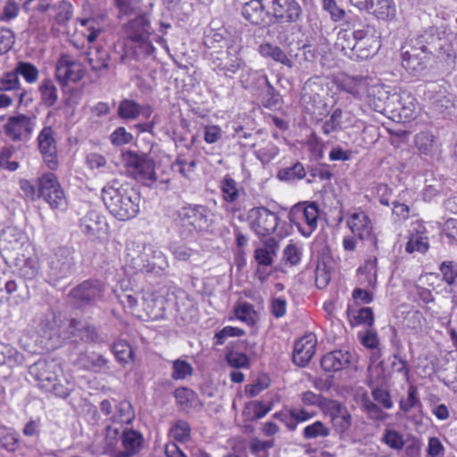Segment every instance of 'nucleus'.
Segmentation results:
<instances>
[{
  "mask_svg": "<svg viewBox=\"0 0 457 457\" xmlns=\"http://www.w3.org/2000/svg\"><path fill=\"white\" fill-rule=\"evenodd\" d=\"M102 198L110 213L119 220L135 218L140 210V193L128 182L112 179L102 189Z\"/></svg>",
  "mask_w": 457,
  "mask_h": 457,
  "instance_id": "1",
  "label": "nucleus"
},
{
  "mask_svg": "<svg viewBox=\"0 0 457 457\" xmlns=\"http://www.w3.org/2000/svg\"><path fill=\"white\" fill-rule=\"evenodd\" d=\"M214 213L204 204L186 203L171 215V228L181 240H189L207 231L214 220Z\"/></svg>",
  "mask_w": 457,
  "mask_h": 457,
  "instance_id": "2",
  "label": "nucleus"
},
{
  "mask_svg": "<svg viewBox=\"0 0 457 457\" xmlns=\"http://www.w3.org/2000/svg\"><path fill=\"white\" fill-rule=\"evenodd\" d=\"M337 87L370 106L375 104V96L380 92V87L373 78L362 75H344L338 79Z\"/></svg>",
  "mask_w": 457,
  "mask_h": 457,
  "instance_id": "3",
  "label": "nucleus"
},
{
  "mask_svg": "<svg viewBox=\"0 0 457 457\" xmlns=\"http://www.w3.org/2000/svg\"><path fill=\"white\" fill-rule=\"evenodd\" d=\"M38 199H42L53 211H65L68 200L57 177L52 171L43 172L37 179Z\"/></svg>",
  "mask_w": 457,
  "mask_h": 457,
  "instance_id": "4",
  "label": "nucleus"
},
{
  "mask_svg": "<svg viewBox=\"0 0 457 457\" xmlns=\"http://www.w3.org/2000/svg\"><path fill=\"white\" fill-rule=\"evenodd\" d=\"M124 162L128 174L138 183L152 187L157 181L155 162L146 154L128 151Z\"/></svg>",
  "mask_w": 457,
  "mask_h": 457,
  "instance_id": "5",
  "label": "nucleus"
},
{
  "mask_svg": "<svg viewBox=\"0 0 457 457\" xmlns=\"http://www.w3.org/2000/svg\"><path fill=\"white\" fill-rule=\"evenodd\" d=\"M319 218L320 209L314 202L298 203L288 213L289 222L305 237H309L317 229Z\"/></svg>",
  "mask_w": 457,
  "mask_h": 457,
  "instance_id": "6",
  "label": "nucleus"
},
{
  "mask_svg": "<svg viewBox=\"0 0 457 457\" xmlns=\"http://www.w3.org/2000/svg\"><path fill=\"white\" fill-rule=\"evenodd\" d=\"M355 58L367 60L381 47L380 33L374 25L365 23L354 29Z\"/></svg>",
  "mask_w": 457,
  "mask_h": 457,
  "instance_id": "7",
  "label": "nucleus"
},
{
  "mask_svg": "<svg viewBox=\"0 0 457 457\" xmlns=\"http://www.w3.org/2000/svg\"><path fill=\"white\" fill-rule=\"evenodd\" d=\"M27 380L37 382L39 388L65 398L72 390L73 384L70 373H29Z\"/></svg>",
  "mask_w": 457,
  "mask_h": 457,
  "instance_id": "8",
  "label": "nucleus"
},
{
  "mask_svg": "<svg viewBox=\"0 0 457 457\" xmlns=\"http://www.w3.org/2000/svg\"><path fill=\"white\" fill-rule=\"evenodd\" d=\"M245 221L257 237H266L276 230L279 218L276 212L270 211L267 207L256 206L248 211Z\"/></svg>",
  "mask_w": 457,
  "mask_h": 457,
  "instance_id": "9",
  "label": "nucleus"
},
{
  "mask_svg": "<svg viewBox=\"0 0 457 457\" xmlns=\"http://www.w3.org/2000/svg\"><path fill=\"white\" fill-rule=\"evenodd\" d=\"M270 13V21L278 24L297 22L303 9L298 0H265Z\"/></svg>",
  "mask_w": 457,
  "mask_h": 457,
  "instance_id": "10",
  "label": "nucleus"
},
{
  "mask_svg": "<svg viewBox=\"0 0 457 457\" xmlns=\"http://www.w3.org/2000/svg\"><path fill=\"white\" fill-rule=\"evenodd\" d=\"M105 286L103 281L96 278H89L74 287L68 296L79 306L92 305L102 300Z\"/></svg>",
  "mask_w": 457,
  "mask_h": 457,
  "instance_id": "11",
  "label": "nucleus"
},
{
  "mask_svg": "<svg viewBox=\"0 0 457 457\" xmlns=\"http://www.w3.org/2000/svg\"><path fill=\"white\" fill-rule=\"evenodd\" d=\"M34 127L35 121L30 116L18 113L7 117L3 132L12 142H26L30 139Z\"/></svg>",
  "mask_w": 457,
  "mask_h": 457,
  "instance_id": "12",
  "label": "nucleus"
},
{
  "mask_svg": "<svg viewBox=\"0 0 457 457\" xmlns=\"http://www.w3.org/2000/svg\"><path fill=\"white\" fill-rule=\"evenodd\" d=\"M125 38L139 47L151 46V22L145 13H140L122 26Z\"/></svg>",
  "mask_w": 457,
  "mask_h": 457,
  "instance_id": "13",
  "label": "nucleus"
},
{
  "mask_svg": "<svg viewBox=\"0 0 457 457\" xmlns=\"http://www.w3.org/2000/svg\"><path fill=\"white\" fill-rule=\"evenodd\" d=\"M167 298L164 288L146 292L143 296L141 314L137 318L142 320H156L162 318L166 310Z\"/></svg>",
  "mask_w": 457,
  "mask_h": 457,
  "instance_id": "14",
  "label": "nucleus"
},
{
  "mask_svg": "<svg viewBox=\"0 0 457 457\" xmlns=\"http://www.w3.org/2000/svg\"><path fill=\"white\" fill-rule=\"evenodd\" d=\"M37 148L42 155L43 161L47 168L55 170L59 167L57 154V142L54 137V129L51 126H45L37 137Z\"/></svg>",
  "mask_w": 457,
  "mask_h": 457,
  "instance_id": "15",
  "label": "nucleus"
},
{
  "mask_svg": "<svg viewBox=\"0 0 457 457\" xmlns=\"http://www.w3.org/2000/svg\"><path fill=\"white\" fill-rule=\"evenodd\" d=\"M84 75L82 63L67 54L60 56L56 62L55 78L62 86L65 87L69 82H78Z\"/></svg>",
  "mask_w": 457,
  "mask_h": 457,
  "instance_id": "16",
  "label": "nucleus"
},
{
  "mask_svg": "<svg viewBox=\"0 0 457 457\" xmlns=\"http://www.w3.org/2000/svg\"><path fill=\"white\" fill-rule=\"evenodd\" d=\"M430 245L428 237V229L423 220H417L411 223V228L408 231L405 252L409 254L415 253L424 254L429 250Z\"/></svg>",
  "mask_w": 457,
  "mask_h": 457,
  "instance_id": "17",
  "label": "nucleus"
},
{
  "mask_svg": "<svg viewBox=\"0 0 457 457\" xmlns=\"http://www.w3.org/2000/svg\"><path fill=\"white\" fill-rule=\"evenodd\" d=\"M346 224L352 233L361 240H370L374 237L372 221L361 209H355L348 213Z\"/></svg>",
  "mask_w": 457,
  "mask_h": 457,
  "instance_id": "18",
  "label": "nucleus"
},
{
  "mask_svg": "<svg viewBox=\"0 0 457 457\" xmlns=\"http://www.w3.org/2000/svg\"><path fill=\"white\" fill-rule=\"evenodd\" d=\"M355 358L350 352L336 350L322 356L320 365L323 371H344L354 368Z\"/></svg>",
  "mask_w": 457,
  "mask_h": 457,
  "instance_id": "19",
  "label": "nucleus"
},
{
  "mask_svg": "<svg viewBox=\"0 0 457 457\" xmlns=\"http://www.w3.org/2000/svg\"><path fill=\"white\" fill-rule=\"evenodd\" d=\"M317 337L308 333L295 341L293 351V361L299 367H305L315 354Z\"/></svg>",
  "mask_w": 457,
  "mask_h": 457,
  "instance_id": "20",
  "label": "nucleus"
},
{
  "mask_svg": "<svg viewBox=\"0 0 457 457\" xmlns=\"http://www.w3.org/2000/svg\"><path fill=\"white\" fill-rule=\"evenodd\" d=\"M79 227L88 238L96 239L105 234L108 224L104 217L96 211H90L80 220Z\"/></svg>",
  "mask_w": 457,
  "mask_h": 457,
  "instance_id": "21",
  "label": "nucleus"
},
{
  "mask_svg": "<svg viewBox=\"0 0 457 457\" xmlns=\"http://www.w3.org/2000/svg\"><path fill=\"white\" fill-rule=\"evenodd\" d=\"M244 18L253 25H264L270 21L265 0H250L242 8Z\"/></svg>",
  "mask_w": 457,
  "mask_h": 457,
  "instance_id": "22",
  "label": "nucleus"
},
{
  "mask_svg": "<svg viewBox=\"0 0 457 457\" xmlns=\"http://www.w3.org/2000/svg\"><path fill=\"white\" fill-rule=\"evenodd\" d=\"M154 112L150 104L140 105L131 99H123L118 107V116L123 120H136L140 115L148 120Z\"/></svg>",
  "mask_w": 457,
  "mask_h": 457,
  "instance_id": "23",
  "label": "nucleus"
},
{
  "mask_svg": "<svg viewBox=\"0 0 457 457\" xmlns=\"http://www.w3.org/2000/svg\"><path fill=\"white\" fill-rule=\"evenodd\" d=\"M68 328L71 336L79 341L93 343L98 339L96 327L88 323H83L79 320L71 319Z\"/></svg>",
  "mask_w": 457,
  "mask_h": 457,
  "instance_id": "24",
  "label": "nucleus"
},
{
  "mask_svg": "<svg viewBox=\"0 0 457 457\" xmlns=\"http://www.w3.org/2000/svg\"><path fill=\"white\" fill-rule=\"evenodd\" d=\"M175 398L180 409L185 411H200L204 406L196 394L188 388L180 387L175 390Z\"/></svg>",
  "mask_w": 457,
  "mask_h": 457,
  "instance_id": "25",
  "label": "nucleus"
},
{
  "mask_svg": "<svg viewBox=\"0 0 457 457\" xmlns=\"http://www.w3.org/2000/svg\"><path fill=\"white\" fill-rule=\"evenodd\" d=\"M402 48V65L409 71H416L423 68V57L420 53L425 54L428 50L427 46H422L420 48L411 46V49Z\"/></svg>",
  "mask_w": 457,
  "mask_h": 457,
  "instance_id": "26",
  "label": "nucleus"
},
{
  "mask_svg": "<svg viewBox=\"0 0 457 457\" xmlns=\"http://www.w3.org/2000/svg\"><path fill=\"white\" fill-rule=\"evenodd\" d=\"M348 322L352 328L358 326L372 327L374 325V312L370 307H361L354 311L348 305L346 309Z\"/></svg>",
  "mask_w": 457,
  "mask_h": 457,
  "instance_id": "27",
  "label": "nucleus"
},
{
  "mask_svg": "<svg viewBox=\"0 0 457 457\" xmlns=\"http://www.w3.org/2000/svg\"><path fill=\"white\" fill-rule=\"evenodd\" d=\"M368 12L378 20L392 21L396 15V6L394 0H372Z\"/></svg>",
  "mask_w": 457,
  "mask_h": 457,
  "instance_id": "28",
  "label": "nucleus"
},
{
  "mask_svg": "<svg viewBox=\"0 0 457 457\" xmlns=\"http://www.w3.org/2000/svg\"><path fill=\"white\" fill-rule=\"evenodd\" d=\"M259 54L264 58H270L287 67L291 68L293 62L278 46L271 43H264L259 46Z\"/></svg>",
  "mask_w": 457,
  "mask_h": 457,
  "instance_id": "29",
  "label": "nucleus"
},
{
  "mask_svg": "<svg viewBox=\"0 0 457 457\" xmlns=\"http://www.w3.org/2000/svg\"><path fill=\"white\" fill-rule=\"evenodd\" d=\"M24 239L25 237L21 234L16 233L13 229H9L3 233L0 243L4 251L12 253L21 249L24 245L30 247V244Z\"/></svg>",
  "mask_w": 457,
  "mask_h": 457,
  "instance_id": "30",
  "label": "nucleus"
},
{
  "mask_svg": "<svg viewBox=\"0 0 457 457\" xmlns=\"http://www.w3.org/2000/svg\"><path fill=\"white\" fill-rule=\"evenodd\" d=\"M253 146L255 148L257 158L262 162H270L279 154V148L269 138H262Z\"/></svg>",
  "mask_w": 457,
  "mask_h": 457,
  "instance_id": "31",
  "label": "nucleus"
},
{
  "mask_svg": "<svg viewBox=\"0 0 457 457\" xmlns=\"http://www.w3.org/2000/svg\"><path fill=\"white\" fill-rule=\"evenodd\" d=\"M245 66V62L240 56L239 50L228 48L227 51L226 61L218 64V69L225 75L236 74L239 70Z\"/></svg>",
  "mask_w": 457,
  "mask_h": 457,
  "instance_id": "32",
  "label": "nucleus"
},
{
  "mask_svg": "<svg viewBox=\"0 0 457 457\" xmlns=\"http://www.w3.org/2000/svg\"><path fill=\"white\" fill-rule=\"evenodd\" d=\"M233 312L237 320L245 323L247 326L253 327L257 322V312L254 306L250 303H237L234 306Z\"/></svg>",
  "mask_w": 457,
  "mask_h": 457,
  "instance_id": "33",
  "label": "nucleus"
},
{
  "mask_svg": "<svg viewBox=\"0 0 457 457\" xmlns=\"http://www.w3.org/2000/svg\"><path fill=\"white\" fill-rule=\"evenodd\" d=\"M437 58L447 71H454L457 65V54L453 45L445 40L439 46Z\"/></svg>",
  "mask_w": 457,
  "mask_h": 457,
  "instance_id": "34",
  "label": "nucleus"
},
{
  "mask_svg": "<svg viewBox=\"0 0 457 457\" xmlns=\"http://www.w3.org/2000/svg\"><path fill=\"white\" fill-rule=\"evenodd\" d=\"M143 442L142 435L133 429H126L122 433V445L125 449V455L131 456L137 453L141 448Z\"/></svg>",
  "mask_w": 457,
  "mask_h": 457,
  "instance_id": "35",
  "label": "nucleus"
},
{
  "mask_svg": "<svg viewBox=\"0 0 457 457\" xmlns=\"http://www.w3.org/2000/svg\"><path fill=\"white\" fill-rule=\"evenodd\" d=\"M41 101L46 107L54 106L58 100V91L51 79H45L38 87Z\"/></svg>",
  "mask_w": 457,
  "mask_h": 457,
  "instance_id": "36",
  "label": "nucleus"
},
{
  "mask_svg": "<svg viewBox=\"0 0 457 457\" xmlns=\"http://www.w3.org/2000/svg\"><path fill=\"white\" fill-rule=\"evenodd\" d=\"M272 408V403L264 404L261 401H253L247 403L243 411L245 420L253 421L263 418Z\"/></svg>",
  "mask_w": 457,
  "mask_h": 457,
  "instance_id": "37",
  "label": "nucleus"
},
{
  "mask_svg": "<svg viewBox=\"0 0 457 457\" xmlns=\"http://www.w3.org/2000/svg\"><path fill=\"white\" fill-rule=\"evenodd\" d=\"M223 203L236 202L239 197L237 182L229 175H226L220 185Z\"/></svg>",
  "mask_w": 457,
  "mask_h": 457,
  "instance_id": "38",
  "label": "nucleus"
},
{
  "mask_svg": "<svg viewBox=\"0 0 457 457\" xmlns=\"http://www.w3.org/2000/svg\"><path fill=\"white\" fill-rule=\"evenodd\" d=\"M112 353L120 363H129L134 361V352L130 344L124 339H118L112 345Z\"/></svg>",
  "mask_w": 457,
  "mask_h": 457,
  "instance_id": "39",
  "label": "nucleus"
},
{
  "mask_svg": "<svg viewBox=\"0 0 457 457\" xmlns=\"http://www.w3.org/2000/svg\"><path fill=\"white\" fill-rule=\"evenodd\" d=\"M337 46L351 58H355V37L354 30L351 33L347 29H341L337 33Z\"/></svg>",
  "mask_w": 457,
  "mask_h": 457,
  "instance_id": "40",
  "label": "nucleus"
},
{
  "mask_svg": "<svg viewBox=\"0 0 457 457\" xmlns=\"http://www.w3.org/2000/svg\"><path fill=\"white\" fill-rule=\"evenodd\" d=\"M13 70L16 76H21L28 84H34L38 80L39 71L36 65L31 62H19Z\"/></svg>",
  "mask_w": 457,
  "mask_h": 457,
  "instance_id": "41",
  "label": "nucleus"
},
{
  "mask_svg": "<svg viewBox=\"0 0 457 457\" xmlns=\"http://www.w3.org/2000/svg\"><path fill=\"white\" fill-rule=\"evenodd\" d=\"M361 408L362 411L368 415V417L374 420H385L388 415L378 406V404L375 403L372 400L370 399L367 394L362 395L361 399Z\"/></svg>",
  "mask_w": 457,
  "mask_h": 457,
  "instance_id": "42",
  "label": "nucleus"
},
{
  "mask_svg": "<svg viewBox=\"0 0 457 457\" xmlns=\"http://www.w3.org/2000/svg\"><path fill=\"white\" fill-rule=\"evenodd\" d=\"M306 175L303 165L297 162L290 167L282 168L278 171V179L281 181H293L303 179Z\"/></svg>",
  "mask_w": 457,
  "mask_h": 457,
  "instance_id": "43",
  "label": "nucleus"
},
{
  "mask_svg": "<svg viewBox=\"0 0 457 457\" xmlns=\"http://www.w3.org/2000/svg\"><path fill=\"white\" fill-rule=\"evenodd\" d=\"M436 139L431 131H420L415 136L414 143L420 153L428 154L433 152Z\"/></svg>",
  "mask_w": 457,
  "mask_h": 457,
  "instance_id": "44",
  "label": "nucleus"
},
{
  "mask_svg": "<svg viewBox=\"0 0 457 457\" xmlns=\"http://www.w3.org/2000/svg\"><path fill=\"white\" fill-rule=\"evenodd\" d=\"M189 424L182 420L176 421L170 428L169 436L176 442L185 443L190 438Z\"/></svg>",
  "mask_w": 457,
  "mask_h": 457,
  "instance_id": "45",
  "label": "nucleus"
},
{
  "mask_svg": "<svg viewBox=\"0 0 457 457\" xmlns=\"http://www.w3.org/2000/svg\"><path fill=\"white\" fill-rule=\"evenodd\" d=\"M80 29L79 33L82 34L88 43H93L96 40L101 33V29L96 26L94 19H81L79 20Z\"/></svg>",
  "mask_w": 457,
  "mask_h": 457,
  "instance_id": "46",
  "label": "nucleus"
},
{
  "mask_svg": "<svg viewBox=\"0 0 457 457\" xmlns=\"http://www.w3.org/2000/svg\"><path fill=\"white\" fill-rule=\"evenodd\" d=\"M368 385L372 387L371 395L375 402H377L386 410H389L393 407L394 403L388 390L383 388L382 386H373L370 379H369Z\"/></svg>",
  "mask_w": 457,
  "mask_h": 457,
  "instance_id": "47",
  "label": "nucleus"
},
{
  "mask_svg": "<svg viewBox=\"0 0 457 457\" xmlns=\"http://www.w3.org/2000/svg\"><path fill=\"white\" fill-rule=\"evenodd\" d=\"M228 364L235 369H248L250 364L249 357L246 353L228 349L225 354Z\"/></svg>",
  "mask_w": 457,
  "mask_h": 457,
  "instance_id": "48",
  "label": "nucleus"
},
{
  "mask_svg": "<svg viewBox=\"0 0 457 457\" xmlns=\"http://www.w3.org/2000/svg\"><path fill=\"white\" fill-rule=\"evenodd\" d=\"M245 335V331L241 328L226 326L214 334L213 344L215 345H222L228 337H240Z\"/></svg>",
  "mask_w": 457,
  "mask_h": 457,
  "instance_id": "49",
  "label": "nucleus"
},
{
  "mask_svg": "<svg viewBox=\"0 0 457 457\" xmlns=\"http://www.w3.org/2000/svg\"><path fill=\"white\" fill-rule=\"evenodd\" d=\"M330 435V429L320 420L313 422L304 428L303 436L307 439H315L318 437H327Z\"/></svg>",
  "mask_w": 457,
  "mask_h": 457,
  "instance_id": "50",
  "label": "nucleus"
},
{
  "mask_svg": "<svg viewBox=\"0 0 457 457\" xmlns=\"http://www.w3.org/2000/svg\"><path fill=\"white\" fill-rule=\"evenodd\" d=\"M20 87L21 80L19 77L16 76L14 70L5 71L0 77V93L16 91V89H20Z\"/></svg>",
  "mask_w": 457,
  "mask_h": 457,
  "instance_id": "51",
  "label": "nucleus"
},
{
  "mask_svg": "<svg viewBox=\"0 0 457 457\" xmlns=\"http://www.w3.org/2000/svg\"><path fill=\"white\" fill-rule=\"evenodd\" d=\"M88 62L92 70L101 71L108 68L109 56L104 50H96L88 53Z\"/></svg>",
  "mask_w": 457,
  "mask_h": 457,
  "instance_id": "52",
  "label": "nucleus"
},
{
  "mask_svg": "<svg viewBox=\"0 0 457 457\" xmlns=\"http://www.w3.org/2000/svg\"><path fill=\"white\" fill-rule=\"evenodd\" d=\"M439 270L443 280L449 286L457 284V263L453 261H445L440 264Z\"/></svg>",
  "mask_w": 457,
  "mask_h": 457,
  "instance_id": "53",
  "label": "nucleus"
},
{
  "mask_svg": "<svg viewBox=\"0 0 457 457\" xmlns=\"http://www.w3.org/2000/svg\"><path fill=\"white\" fill-rule=\"evenodd\" d=\"M54 20L58 24H64L70 21L73 13L71 4L67 1H61L54 6Z\"/></svg>",
  "mask_w": 457,
  "mask_h": 457,
  "instance_id": "54",
  "label": "nucleus"
},
{
  "mask_svg": "<svg viewBox=\"0 0 457 457\" xmlns=\"http://www.w3.org/2000/svg\"><path fill=\"white\" fill-rule=\"evenodd\" d=\"M270 385V378L267 373H261L260 376L250 385L245 386V393L253 397L268 388Z\"/></svg>",
  "mask_w": 457,
  "mask_h": 457,
  "instance_id": "55",
  "label": "nucleus"
},
{
  "mask_svg": "<svg viewBox=\"0 0 457 457\" xmlns=\"http://www.w3.org/2000/svg\"><path fill=\"white\" fill-rule=\"evenodd\" d=\"M343 118V111L340 108H336L328 120H327L322 125V132L328 136L334 131H337L341 127Z\"/></svg>",
  "mask_w": 457,
  "mask_h": 457,
  "instance_id": "56",
  "label": "nucleus"
},
{
  "mask_svg": "<svg viewBox=\"0 0 457 457\" xmlns=\"http://www.w3.org/2000/svg\"><path fill=\"white\" fill-rule=\"evenodd\" d=\"M302 258V251L299 246L290 242L283 250V260L291 266L297 265Z\"/></svg>",
  "mask_w": 457,
  "mask_h": 457,
  "instance_id": "57",
  "label": "nucleus"
},
{
  "mask_svg": "<svg viewBox=\"0 0 457 457\" xmlns=\"http://www.w3.org/2000/svg\"><path fill=\"white\" fill-rule=\"evenodd\" d=\"M38 260L36 256H29L24 259V262L20 267L21 275L28 279L34 278L38 273Z\"/></svg>",
  "mask_w": 457,
  "mask_h": 457,
  "instance_id": "58",
  "label": "nucleus"
},
{
  "mask_svg": "<svg viewBox=\"0 0 457 457\" xmlns=\"http://www.w3.org/2000/svg\"><path fill=\"white\" fill-rule=\"evenodd\" d=\"M322 8L329 13L334 22H338L345 17V11L338 6L336 0H322Z\"/></svg>",
  "mask_w": 457,
  "mask_h": 457,
  "instance_id": "59",
  "label": "nucleus"
},
{
  "mask_svg": "<svg viewBox=\"0 0 457 457\" xmlns=\"http://www.w3.org/2000/svg\"><path fill=\"white\" fill-rule=\"evenodd\" d=\"M392 205V216L396 222H404L411 218V208L408 204L394 201Z\"/></svg>",
  "mask_w": 457,
  "mask_h": 457,
  "instance_id": "60",
  "label": "nucleus"
},
{
  "mask_svg": "<svg viewBox=\"0 0 457 457\" xmlns=\"http://www.w3.org/2000/svg\"><path fill=\"white\" fill-rule=\"evenodd\" d=\"M352 298L355 304H369L374 300V291L357 287L352 292Z\"/></svg>",
  "mask_w": 457,
  "mask_h": 457,
  "instance_id": "61",
  "label": "nucleus"
},
{
  "mask_svg": "<svg viewBox=\"0 0 457 457\" xmlns=\"http://www.w3.org/2000/svg\"><path fill=\"white\" fill-rule=\"evenodd\" d=\"M15 43L12 30L0 27V55L8 53Z\"/></svg>",
  "mask_w": 457,
  "mask_h": 457,
  "instance_id": "62",
  "label": "nucleus"
},
{
  "mask_svg": "<svg viewBox=\"0 0 457 457\" xmlns=\"http://www.w3.org/2000/svg\"><path fill=\"white\" fill-rule=\"evenodd\" d=\"M399 405L400 409L404 412H409L416 405H420V401L418 398V389L416 386L412 385L409 386L407 399H402Z\"/></svg>",
  "mask_w": 457,
  "mask_h": 457,
  "instance_id": "63",
  "label": "nucleus"
},
{
  "mask_svg": "<svg viewBox=\"0 0 457 457\" xmlns=\"http://www.w3.org/2000/svg\"><path fill=\"white\" fill-rule=\"evenodd\" d=\"M133 140V136L124 127H118L110 135V141L113 145H124Z\"/></svg>",
  "mask_w": 457,
  "mask_h": 457,
  "instance_id": "64",
  "label": "nucleus"
}]
</instances>
